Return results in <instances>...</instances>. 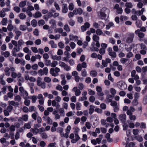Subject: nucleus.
<instances>
[{
  "label": "nucleus",
  "mask_w": 147,
  "mask_h": 147,
  "mask_svg": "<svg viewBox=\"0 0 147 147\" xmlns=\"http://www.w3.org/2000/svg\"><path fill=\"white\" fill-rule=\"evenodd\" d=\"M52 105L53 107H55L57 109L59 108L60 107L59 104L55 100L52 101Z\"/></svg>",
  "instance_id": "obj_19"
},
{
  "label": "nucleus",
  "mask_w": 147,
  "mask_h": 147,
  "mask_svg": "<svg viewBox=\"0 0 147 147\" xmlns=\"http://www.w3.org/2000/svg\"><path fill=\"white\" fill-rule=\"evenodd\" d=\"M142 22L140 20H137L136 22V25L138 28L142 26Z\"/></svg>",
  "instance_id": "obj_30"
},
{
  "label": "nucleus",
  "mask_w": 147,
  "mask_h": 147,
  "mask_svg": "<svg viewBox=\"0 0 147 147\" xmlns=\"http://www.w3.org/2000/svg\"><path fill=\"white\" fill-rule=\"evenodd\" d=\"M31 49L32 51L34 53H37L38 51L37 48L36 47H31Z\"/></svg>",
  "instance_id": "obj_64"
},
{
  "label": "nucleus",
  "mask_w": 147,
  "mask_h": 147,
  "mask_svg": "<svg viewBox=\"0 0 147 147\" xmlns=\"http://www.w3.org/2000/svg\"><path fill=\"white\" fill-rule=\"evenodd\" d=\"M120 19L121 21H125L128 19V18L125 16H121L120 17Z\"/></svg>",
  "instance_id": "obj_49"
},
{
  "label": "nucleus",
  "mask_w": 147,
  "mask_h": 147,
  "mask_svg": "<svg viewBox=\"0 0 147 147\" xmlns=\"http://www.w3.org/2000/svg\"><path fill=\"white\" fill-rule=\"evenodd\" d=\"M82 106L80 102H77L76 104V108L77 110H81V107Z\"/></svg>",
  "instance_id": "obj_36"
},
{
  "label": "nucleus",
  "mask_w": 147,
  "mask_h": 147,
  "mask_svg": "<svg viewBox=\"0 0 147 147\" xmlns=\"http://www.w3.org/2000/svg\"><path fill=\"white\" fill-rule=\"evenodd\" d=\"M135 111V109L133 107H130L129 109L128 110L127 112V115H131L132 114V113Z\"/></svg>",
  "instance_id": "obj_17"
},
{
  "label": "nucleus",
  "mask_w": 147,
  "mask_h": 147,
  "mask_svg": "<svg viewBox=\"0 0 147 147\" xmlns=\"http://www.w3.org/2000/svg\"><path fill=\"white\" fill-rule=\"evenodd\" d=\"M58 111L61 116H64L65 115L64 110L63 108L59 109Z\"/></svg>",
  "instance_id": "obj_32"
},
{
  "label": "nucleus",
  "mask_w": 147,
  "mask_h": 147,
  "mask_svg": "<svg viewBox=\"0 0 147 147\" xmlns=\"http://www.w3.org/2000/svg\"><path fill=\"white\" fill-rule=\"evenodd\" d=\"M90 76L93 77H96L97 75V72L94 70L90 72Z\"/></svg>",
  "instance_id": "obj_34"
},
{
  "label": "nucleus",
  "mask_w": 147,
  "mask_h": 147,
  "mask_svg": "<svg viewBox=\"0 0 147 147\" xmlns=\"http://www.w3.org/2000/svg\"><path fill=\"white\" fill-rule=\"evenodd\" d=\"M69 40H74L76 41L78 40V37L76 36H74L72 34H70L69 36Z\"/></svg>",
  "instance_id": "obj_20"
},
{
  "label": "nucleus",
  "mask_w": 147,
  "mask_h": 147,
  "mask_svg": "<svg viewBox=\"0 0 147 147\" xmlns=\"http://www.w3.org/2000/svg\"><path fill=\"white\" fill-rule=\"evenodd\" d=\"M57 130V131L60 133L61 136L64 137V133L63 132V129L62 128L59 127Z\"/></svg>",
  "instance_id": "obj_21"
},
{
  "label": "nucleus",
  "mask_w": 147,
  "mask_h": 147,
  "mask_svg": "<svg viewBox=\"0 0 147 147\" xmlns=\"http://www.w3.org/2000/svg\"><path fill=\"white\" fill-rule=\"evenodd\" d=\"M85 127L88 129H90L91 128L92 126L91 124V123L88 122H86L85 123Z\"/></svg>",
  "instance_id": "obj_44"
},
{
  "label": "nucleus",
  "mask_w": 147,
  "mask_h": 147,
  "mask_svg": "<svg viewBox=\"0 0 147 147\" xmlns=\"http://www.w3.org/2000/svg\"><path fill=\"white\" fill-rule=\"evenodd\" d=\"M117 86L118 88L121 90H124L127 88V86L124 83L120 82L117 83Z\"/></svg>",
  "instance_id": "obj_7"
},
{
  "label": "nucleus",
  "mask_w": 147,
  "mask_h": 147,
  "mask_svg": "<svg viewBox=\"0 0 147 147\" xmlns=\"http://www.w3.org/2000/svg\"><path fill=\"white\" fill-rule=\"evenodd\" d=\"M63 28L67 32H69L70 31V29L68 25L67 24H65L64 25Z\"/></svg>",
  "instance_id": "obj_42"
},
{
  "label": "nucleus",
  "mask_w": 147,
  "mask_h": 147,
  "mask_svg": "<svg viewBox=\"0 0 147 147\" xmlns=\"http://www.w3.org/2000/svg\"><path fill=\"white\" fill-rule=\"evenodd\" d=\"M10 70L9 68L8 67H7L5 68L4 71L6 76H9L10 75Z\"/></svg>",
  "instance_id": "obj_27"
},
{
  "label": "nucleus",
  "mask_w": 147,
  "mask_h": 147,
  "mask_svg": "<svg viewBox=\"0 0 147 147\" xmlns=\"http://www.w3.org/2000/svg\"><path fill=\"white\" fill-rule=\"evenodd\" d=\"M17 47H19L20 48L22 46L24 45L25 44V42L22 39H20L19 40L18 42H17Z\"/></svg>",
  "instance_id": "obj_18"
},
{
  "label": "nucleus",
  "mask_w": 147,
  "mask_h": 147,
  "mask_svg": "<svg viewBox=\"0 0 147 147\" xmlns=\"http://www.w3.org/2000/svg\"><path fill=\"white\" fill-rule=\"evenodd\" d=\"M20 95L24 99L28 98V94L27 91L25 90L23 87H20L19 88Z\"/></svg>",
  "instance_id": "obj_3"
},
{
  "label": "nucleus",
  "mask_w": 147,
  "mask_h": 147,
  "mask_svg": "<svg viewBox=\"0 0 147 147\" xmlns=\"http://www.w3.org/2000/svg\"><path fill=\"white\" fill-rule=\"evenodd\" d=\"M68 11V9L67 5L66 4H63L62 9V12L63 13H66Z\"/></svg>",
  "instance_id": "obj_14"
},
{
  "label": "nucleus",
  "mask_w": 147,
  "mask_h": 147,
  "mask_svg": "<svg viewBox=\"0 0 147 147\" xmlns=\"http://www.w3.org/2000/svg\"><path fill=\"white\" fill-rule=\"evenodd\" d=\"M135 138L138 141L140 142H142L143 139L142 138L141 136H138L136 137Z\"/></svg>",
  "instance_id": "obj_55"
},
{
  "label": "nucleus",
  "mask_w": 147,
  "mask_h": 147,
  "mask_svg": "<svg viewBox=\"0 0 147 147\" xmlns=\"http://www.w3.org/2000/svg\"><path fill=\"white\" fill-rule=\"evenodd\" d=\"M74 5L72 3H71L69 4L68 6L69 9L70 11H72L74 9Z\"/></svg>",
  "instance_id": "obj_63"
},
{
  "label": "nucleus",
  "mask_w": 147,
  "mask_h": 147,
  "mask_svg": "<svg viewBox=\"0 0 147 147\" xmlns=\"http://www.w3.org/2000/svg\"><path fill=\"white\" fill-rule=\"evenodd\" d=\"M31 123L30 122L24 124V129H30L31 127Z\"/></svg>",
  "instance_id": "obj_23"
},
{
  "label": "nucleus",
  "mask_w": 147,
  "mask_h": 147,
  "mask_svg": "<svg viewBox=\"0 0 147 147\" xmlns=\"http://www.w3.org/2000/svg\"><path fill=\"white\" fill-rule=\"evenodd\" d=\"M19 16L20 19L23 20L26 18V15L23 13H21L19 15Z\"/></svg>",
  "instance_id": "obj_38"
},
{
  "label": "nucleus",
  "mask_w": 147,
  "mask_h": 147,
  "mask_svg": "<svg viewBox=\"0 0 147 147\" xmlns=\"http://www.w3.org/2000/svg\"><path fill=\"white\" fill-rule=\"evenodd\" d=\"M88 94L91 95H93L95 94V92L91 89L88 90Z\"/></svg>",
  "instance_id": "obj_61"
},
{
  "label": "nucleus",
  "mask_w": 147,
  "mask_h": 147,
  "mask_svg": "<svg viewBox=\"0 0 147 147\" xmlns=\"http://www.w3.org/2000/svg\"><path fill=\"white\" fill-rule=\"evenodd\" d=\"M109 55L112 58H115L116 56V53L114 51L109 53Z\"/></svg>",
  "instance_id": "obj_35"
},
{
  "label": "nucleus",
  "mask_w": 147,
  "mask_h": 147,
  "mask_svg": "<svg viewBox=\"0 0 147 147\" xmlns=\"http://www.w3.org/2000/svg\"><path fill=\"white\" fill-rule=\"evenodd\" d=\"M26 5V2L25 1L20 2L19 4V6L20 7H23Z\"/></svg>",
  "instance_id": "obj_39"
},
{
  "label": "nucleus",
  "mask_w": 147,
  "mask_h": 147,
  "mask_svg": "<svg viewBox=\"0 0 147 147\" xmlns=\"http://www.w3.org/2000/svg\"><path fill=\"white\" fill-rule=\"evenodd\" d=\"M94 107L92 105L90 106V108L89 109V113L90 115H91L94 112Z\"/></svg>",
  "instance_id": "obj_26"
},
{
  "label": "nucleus",
  "mask_w": 147,
  "mask_h": 147,
  "mask_svg": "<svg viewBox=\"0 0 147 147\" xmlns=\"http://www.w3.org/2000/svg\"><path fill=\"white\" fill-rule=\"evenodd\" d=\"M3 76L1 75L0 76V83L2 85H5V82L3 79Z\"/></svg>",
  "instance_id": "obj_33"
},
{
  "label": "nucleus",
  "mask_w": 147,
  "mask_h": 147,
  "mask_svg": "<svg viewBox=\"0 0 147 147\" xmlns=\"http://www.w3.org/2000/svg\"><path fill=\"white\" fill-rule=\"evenodd\" d=\"M54 31L55 32H59L61 33L63 32V30L62 28H59L55 29Z\"/></svg>",
  "instance_id": "obj_48"
},
{
  "label": "nucleus",
  "mask_w": 147,
  "mask_h": 147,
  "mask_svg": "<svg viewBox=\"0 0 147 147\" xmlns=\"http://www.w3.org/2000/svg\"><path fill=\"white\" fill-rule=\"evenodd\" d=\"M60 71V69L57 67H56L55 68H51L50 70V73L52 76H56L58 75V73Z\"/></svg>",
  "instance_id": "obj_5"
},
{
  "label": "nucleus",
  "mask_w": 147,
  "mask_h": 147,
  "mask_svg": "<svg viewBox=\"0 0 147 147\" xmlns=\"http://www.w3.org/2000/svg\"><path fill=\"white\" fill-rule=\"evenodd\" d=\"M49 22L50 24L51 25V27L52 28H54L56 27V22L55 20L53 19L51 20Z\"/></svg>",
  "instance_id": "obj_16"
},
{
  "label": "nucleus",
  "mask_w": 147,
  "mask_h": 147,
  "mask_svg": "<svg viewBox=\"0 0 147 147\" xmlns=\"http://www.w3.org/2000/svg\"><path fill=\"white\" fill-rule=\"evenodd\" d=\"M38 115V113L36 112L35 113H33L32 115V117L34 120H36V118H37V116Z\"/></svg>",
  "instance_id": "obj_56"
},
{
  "label": "nucleus",
  "mask_w": 147,
  "mask_h": 147,
  "mask_svg": "<svg viewBox=\"0 0 147 147\" xmlns=\"http://www.w3.org/2000/svg\"><path fill=\"white\" fill-rule=\"evenodd\" d=\"M98 24L99 28L102 29L105 26L103 22H98Z\"/></svg>",
  "instance_id": "obj_50"
},
{
  "label": "nucleus",
  "mask_w": 147,
  "mask_h": 147,
  "mask_svg": "<svg viewBox=\"0 0 147 147\" xmlns=\"http://www.w3.org/2000/svg\"><path fill=\"white\" fill-rule=\"evenodd\" d=\"M22 117L24 121H26L28 120V116L27 115L25 114L22 115Z\"/></svg>",
  "instance_id": "obj_43"
},
{
  "label": "nucleus",
  "mask_w": 147,
  "mask_h": 147,
  "mask_svg": "<svg viewBox=\"0 0 147 147\" xmlns=\"http://www.w3.org/2000/svg\"><path fill=\"white\" fill-rule=\"evenodd\" d=\"M44 80L46 82L49 83L51 82V79L49 77H46L44 78Z\"/></svg>",
  "instance_id": "obj_57"
},
{
  "label": "nucleus",
  "mask_w": 147,
  "mask_h": 147,
  "mask_svg": "<svg viewBox=\"0 0 147 147\" xmlns=\"http://www.w3.org/2000/svg\"><path fill=\"white\" fill-rule=\"evenodd\" d=\"M22 74L21 73L19 72L17 74V77H18V78H20V79H19V80L21 82H24V78L22 77H21Z\"/></svg>",
  "instance_id": "obj_37"
},
{
  "label": "nucleus",
  "mask_w": 147,
  "mask_h": 147,
  "mask_svg": "<svg viewBox=\"0 0 147 147\" xmlns=\"http://www.w3.org/2000/svg\"><path fill=\"white\" fill-rule=\"evenodd\" d=\"M92 39L95 42L98 41L99 40V37L97 35L94 34L93 35Z\"/></svg>",
  "instance_id": "obj_28"
},
{
  "label": "nucleus",
  "mask_w": 147,
  "mask_h": 147,
  "mask_svg": "<svg viewBox=\"0 0 147 147\" xmlns=\"http://www.w3.org/2000/svg\"><path fill=\"white\" fill-rule=\"evenodd\" d=\"M13 10L17 13L20 12V9L19 7L18 6H15L13 8Z\"/></svg>",
  "instance_id": "obj_54"
},
{
  "label": "nucleus",
  "mask_w": 147,
  "mask_h": 147,
  "mask_svg": "<svg viewBox=\"0 0 147 147\" xmlns=\"http://www.w3.org/2000/svg\"><path fill=\"white\" fill-rule=\"evenodd\" d=\"M25 43L27 46L32 45L34 44V42L32 41L29 40L26 41Z\"/></svg>",
  "instance_id": "obj_58"
},
{
  "label": "nucleus",
  "mask_w": 147,
  "mask_h": 147,
  "mask_svg": "<svg viewBox=\"0 0 147 147\" xmlns=\"http://www.w3.org/2000/svg\"><path fill=\"white\" fill-rule=\"evenodd\" d=\"M42 119L46 121L48 124L51 125L52 124L53 122L52 120L49 117L43 116L42 117Z\"/></svg>",
  "instance_id": "obj_13"
},
{
  "label": "nucleus",
  "mask_w": 147,
  "mask_h": 147,
  "mask_svg": "<svg viewBox=\"0 0 147 147\" xmlns=\"http://www.w3.org/2000/svg\"><path fill=\"white\" fill-rule=\"evenodd\" d=\"M125 6L127 8H131L133 7V5L131 3L127 2L125 4Z\"/></svg>",
  "instance_id": "obj_53"
},
{
  "label": "nucleus",
  "mask_w": 147,
  "mask_h": 147,
  "mask_svg": "<svg viewBox=\"0 0 147 147\" xmlns=\"http://www.w3.org/2000/svg\"><path fill=\"white\" fill-rule=\"evenodd\" d=\"M51 61L49 60H46L45 61V64L47 66H49L51 65Z\"/></svg>",
  "instance_id": "obj_62"
},
{
  "label": "nucleus",
  "mask_w": 147,
  "mask_h": 147,
  "mask_svg": "<svg viewBox=\"0 0 147 147\" xmlns=\"http://www.w3.org/2000/svg\"><path fill=\"white\" fill-rule=\"evenodd\" d=\"M7 22V19L6 18H3L1 21V24L3 25H6Z\"/></svg>",
  "instance_id": "obj_40"
},
{
  "label": "nucleus",
  "mask_w": 147,
  "mask_h": 147,
  "mask_svg": "<svg viewBox=\"0 0 147 147\" xmlns=\"http://www.w3.org/2000/svg\"><path fill=\"white\" fill-rule=\"evenodd\" d=\"M71 127L70 125H68L67 126L66 128L65 129V131L66 133L64 134V137L67 138L69 137V134L70 132V131L71 130Z\"/></svg>",
  "instance_id": "obj_8"
},
{
  "label": "nucleus",
  "mask_w": 147,
  "mask_h": 147,
  "mask_svg": "<svg viewBox=\"0 0 147 147\" xmlns=\"http://www.w3.org/2000/svg\"><path fill=\"white\" fill-rule=\"evenodd\" d=\"M30 131L34 135H36L37 134L39 133L40 134L41 132L45 131V129L42 127L39 129L32 128L30 130Z\"/></svg>",
  "instance_id": "obj_4"
},
{
  "label": "nucleus",
  "mask_w": 147,
  "mask_h": 147,
  "mask_svg": "<svg viewBox=\"0 0 147 147\" xmlns=\"http://www.w3.org/2000/svg\"><path fill=\"white\" fill-rule=\"evenodd\" d=\"M129 115V118L131 120H135L136 119V117L134 115H133L132 114L131 115Z\"/></svg>",
  "instance_id": "obj_52"
},
{
  "label": "nucleus",
  "mask_w": 147,
  "mask_h": 147,
  "mask_svg": "<svg viewBox=\"0 0 147 147\" xmlns=\"http://www.w3.org/2000/svg\"><path fill=\"white\" fill-rule=\"evenodd\" d=\"M49 43L51 45V47L52 48H56L57 47V45L55 44L53 41H51L49 42Z\"/></svg>",
  "instance_id": "obj_46"
},
{
  "label": "nucleus",
  "mask_w": 147,
  "mask_h": 147,
  "mask_svg": "<svg viewBox=\"0 0 147 147\" xmlns=\"http://www.w3.org/2000/svg\"><path fill=\"white\" fill-rule=\"evenodd\" d=\"M42 16V14L39 11H36L33 15V16L34 18H37L40 17Z\"/></svg>",
  "instance_id": "obj_24"
},
{
  "label": "nucleus",
  "mask_w": 147,
  "mask_h": 147,
  "mask_svg": "<svg viewBox=\"0 0 147 147\" xmlns=\"http://www.w3.org/2000/svg\"><path fill=\"white\" fill-rule=\"evenodd\" d=\"M58 65L57 61H53L51 63V67H54Z\"/></svg>",
  "instance_id": "obj_41"
},
{
  "label": "nucleus",
  "mask_w": 147,
  "mask_h": 147,
  "mask_svg": "<svg viewBox=\"0 0 147 147\" xmlns=\"http://www.w3.org/2000/svg\"><path fill=\"white\" fill-rule=\"evenodd\" d=\"M134 36V34L133 33H131L128 35V36L125 38L123 40L127 43H131L133 40Z\"/></svg>",
  "instance_id": "obj_6"
},
{
  "label": "nucleus",
  "mask_w": 147,
  "mask_h": 147,
  "mask_svg": "<svg viewBox=\"0 0 147 147\" xmlns=\"http://www.w3.org/2000/svg\"><path fill=\"white\" fill-rule=\"evenodd\" d=\"M8 86H4L1 88V91L0 92V95L1 94H4L6 93V91Z\"/></svg>",
  "instance_id": "obj_22"
},
{
  "label": "nucleus",
  "mask_w": 147,
  "mask_h": 147,
  "mask_svg": "<svg viewBox=\"0 0 147 147\" xmlns=\"http://www.w3.org/2000/svg\"><path fill=\"white\" fill-rule=\"evenodd\" d=\"M52 58L54 60H61V56H58L56 55H52Z\"/></svg>",
  "instance_id": "obj_29"
},
{
  "label": "nucleus",
  "mask_w": 147,
  "mask_h": 147,
  "mask_svg": "<svg viewBox=\"0 0 147 147\" xmlns=\"http://www.w3.org/2000/svg\"><path fill=\"white\" fill-rule=\"evenodd\" d=\"M9 104L10 105H12L13 106H16V105H18V103L15 102L14 101H8Z\"/></svg>",
  "instance_id": "obj_45"
},
{
  "label": "nucleus",
  "mask_w": 147,
  "mask_h": 147,
  "mask_svg": "<svg viewBox=\"0 0 147 147\" xmlns=\"http://www.w3.org/2000/svg\"><path fill=\"white\" fill-rule=\"evenodd\" d=\"M14 32L16 34V36H15L14 39L16 40H18L19 37L22 35V32L18 30L17 29L14 30Z\"/></svg>",
  "instance_id": "obj_10"
},
{
  "label": "nucleus",
  "mask_w": 147,
  "mask_h": 147,
  "mask_svg": "<svg viewBox=\"0 0 147 147\" xmlns=\"http://www.w3.org/2000/svg\"><path fill=\"white\" fill-rule=\"evenodd\" d=\"M119 119L123 123H125L126 120V115L125 114H121L119 116Z\"/></svg>",
  "instance_id": "obj_11"
},
{
  "label": "nucleus",
  "mask_w": 147,
  "mask_h": 147,
  "mask_svg": "<svg viewBox=\"0 0 147 147\" xmlns=\"http://www.w3.org/2000/svg\"><path fill=\"white\" fill-rule=\"evenodd\" d=\"M136 71L135 70H132L131 73V76L134 78V80L139 79V76L136 74Z\"/></svg>",
  "instance_id": "obj_9"
},
{
  "label": "nucleus",
  "mask_w": 147,
  "mask_h": 147,
  "mask_svg": "<svg viewBox=\"0 0 147 147\" xmlns=\"http://www.w3.org/2000/svg\"><path fill=\"white\" fill-rule=\"evenodd\" d=\"M14 99L16 101L20 102L21 101V98L19 95H17L15 96Z\"/></svg>",
  "instance_id": "obj_60"
},
{
  "label": "nucleus",
  "mask_w": 147,
  "mask_h": 147,
  "mask_svg": "<svg viewBox=\"0 0 147 147\" xmlns=\"http://www.w3.org/2000/svg\"><path fill=\"white\" fill-rule=\"evenodd\" d=\"M109 10L106 7H103L98 13V15L101 19H104L107 16L106 13H109Z\"/></svg>",
  "instance_id": "obj_2"
},
{
  "label": "nucleus",
  "mask_w": 147,
  "mask_h": 147,
  "mask_svg": "<svg viewBox=\"0 0 147 147\" xmlns=\"http://www.w3.org/2000/svg\"><path fill=\"white\" fill-rule=\"evenodd\" d=\"M73 11L75 15L77 14L81 15L83 12V10L81 8L79 7L78 8L75 9Z\"/></svg>",
  "instance_id": "obj_12"
},
{
  "label": "nucleus",
  "mask_w": 147,
  "mask_h": 147,
  "mask_svg": "<svg viewBox=\"0 0 147 147\" xmlns=\"http://www.w3.org/2000/svg\"><path fill=\"white\" fill-rule=\"evenodd\" d=\"M19 28L20 30L23 31H25L27 29V28L26 26L22 25L20 26Z\"/></svg>",
  "instance_id": "obj_51"
},
{
  "label": "nucleus",
  "mask_w": 147,
  "mask_h": 147,
  "mask_svg": "<svg viewBox=\"0 0 147 147\" xmlns=\"http://www.w3.org/2000/svg\"><path fill=\"white\" fill-rule=\"evenodd\" d=\"M1 54L6 58L8 57L10 55V53L8 51L2 52H1Z\"/></svg>",
  "instance_id": "obj_25"
},
{
  "label": "nucleus",
  "mask_w": 147,
  "mask_h": 147,
  "mask_svg": "<svg viewBox=\"0 0 147 147\" xmlns=\"http://www.w3.org/2000/svg\"><path fill=\"white\" fill-rule=\"evenodd\" d=\"M38 23L39 26H42L45 24V22L43 20H40L38 21Z\"/></svg>",
  "instance_id": "obj_59"
},
{
  "label": "nucleus",
  "mask_w": 147,
  "mask_h": 147,
  "mask_svg": "<svg viewBox=\"0 0 147 147\" xmlns=\"http://www.w3.org/2000/svg\"><path fill=\"white\" fill-rule=\"evenodd\" d=\"M11 42L12 44L15 46L11 51L12 55L15 57L17 56V53L20 51V48L19 47H17V43L16 41L15 40H12Z\"/></svg>",
  "instance_id": "obj_1"
},
{
  "label": "nucleus",
  "mask_w": 147,
  "mask_h": 147,
  "mask_svg": "<svg viewBox=\"0 0 147 147\" xmlns=\"http://www.w3.org/2000/svg\"><path fill=\"white\" fill-rule=\"evenodd\" d=\"M112 97L111 95L110 94H108L107 95L106 100L109 102H111L112 101V99L111 98Z\"/></svg>",
  "instance_id": "obj_47"
},
{
  "label": "nucleus",
  "mask_w": 147,
  "mask_h": 147,
  "mask_svg": "<svg viewBox=\"0 0 147 147\" xmlns=\"http://www.w3.org/2000/svg\"><path fill=\"white\" fill-rule=\"evenodd\" d=\"M7 29L9 31H11L13 29L14 31V30L17 29V28L16 26H13L10 24L8 25Z\"/></svg>",
  "instance_id": "obj_15"
},
{
  "label": "nucleus",
  "mask_w": 147,
  "mask_h": 147,
  "mask_svg": "<svg viewBox=\"0 0 147 147\" xmlns=\"http://www.w3.org/2000/svg\"><path fill=\"white\" fill-rule=\"evenodd\" d=\"M31 24L33 27H35L37 25V21L35 19H33L31 21Z\"/></svg>",
  "instance_id": "obj_31"
}]
</instances>
